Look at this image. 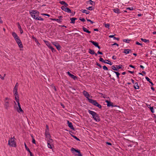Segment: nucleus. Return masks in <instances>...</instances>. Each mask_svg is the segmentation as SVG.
I'll list each match as a JSON object with an SVG mask.
<instances>
[{
  "label": "nucleus",
  "mask_w": 156,
  "mask_h": 156,
  "mask_svg": "<svg viewBox=\"0 0 156 156\" xmlns=\"http://www.w3.org/2000/svg\"><path fill=\"white\" fill-rule=\"evenodd\" d=\"M16 140L14 136L10 138L8 141V145L10 147H16Z\"/></svg>",
  "instance_id": "f257e3e1"
},
{
  "label": "nucleus",
  "mask_w": 156,
  "mask_h": 156,
  "mask_svg": "<svg viewBox=\"0 0 156 156\" xmlns=\"http://www.w3.org/2000/svg\"><path fill=\"white\" fill-rule=\"evenodd\" d=\"M30 13L32 17L35 20L39 16V13L37 10H32L31 11H30Z\"/></svg>",
  "instance_id": "f03ea898"
},
{
  "label": "nucleus",
  "mask_w": 156,
  "mask_h": 156,
  "mask_svg": "<svg viewBox=\"0 0 156 156\" xmlns=\"http://www.w3.org/2000/svg\"><path fill=\"white\" fill-rule=\"evenodd\" d=\"M10 99L7 97L5 98L4 100L5 104L4 105L5 108L6 110H8V108L11 106L10 104Z\"/></svg>",
  "instance_id": "7ed1b4c3"
},
{
  "label": "nucleus",
  "mask_w": 156,
  "mask_h": 156,
  "mask_svg": "<svg viewBox=\"0 0 156 156\" xmlns=\"http://www.w3.org/2000/svg\"><path fill=\"white\" fill-rule=\"evenodd\" d=\"M89 113L90 114L93 116V118L96 121H100V118L98 116V115L94 112L89 110L88 111Z\"/></svg>",
  "instance_id": "20e7f679"
},
{
  "label": "nucleus",
  "mask_w": 156,
  "mask_h": 156,
  "mask_svg": "<svg viewBox=\"0 0 156 156\" xmlns=\"http://www.w3.org/2000/svg\"><path fill=\"white\" fill-rule=\"evenodd\" d=\"M88 101L89 102L93 104L94 105L97 106L101 108V105L99 104L95 100L92 99H88Z\"/></svg>",
  "instance_id": "39448f33"
},
{
  "label": "nucleus",
  "mask_w": 156,
  "mask_h": 156,
  "mask_svg": "<svg viewBox=\"0 0 156 156\" xmlns=\"http://www.w3.org/2000/svg\"><path fill=\"white\" fill-rule=\"evenodd\" d=\"M15 41H16V43H17L19 47L20 48H23V46L22 42L21 40H20L19 38L16 39Z\"/></svg>",
  "instance_id": "423d86ee"
},
{
  "label": "nucleus",
  "mask_w": 156,
  "mask_h": 156,
  "mask_svg": "<svg viewBox=\"0 0 156 156\" xmlns=\"http://www.w3.org/2000/svg\"><path fill=\"white\" fill-rule=\"evenodd\" d=\"M52 44L53 45H55L57 49L58 50H59L61 48V46L59 44H58V43L55 42H52Z\"/></svg>",
  "instance_id": "0eeeda50"
},
{
  "label": "nucleus",
  "mask_w": 156,
  "mask_h": 156,
  "mask_svg": "<svg viewBox=\"0 0 156 156\" xmlns=\"http://www.w3.org/2000/svg\"><path fill=\"white\" fill-rule=\"evenodd\" d=\"M83 93L84 96L88 100V99H89V97L90 96L88 93L85 90H84L83 92Z\"/></svg>",
  "instance_id": "6e6552de"
},
{
  "label": "nucleus",
  "mask_w": 156,
  "mask_h": 156,
  "mask_svg": "<svg viewBox=\"0 0 156 156\" xmlns=\"http://www.w3.org/2000/svg\"><path fill=\"white\" fill-rule=\"evenodd\" d=\"M105 101L107 103V106L108 107H110V106H114L113 105V103L110 101H109L108 100H106Z\"/></svg>",
  "instance_id": "1a4fd4ad"
},
{
  "label": "nucleus",
  "mask_w": 156,
  "mask_h": 156,
  "mask_svg": "<svg viewBox=\"0 0 156 156\" xmlns=\"http://www.w3.org/2000/svg\"><path fill=\"white\" fill-rule=\"evenodd\" d=\"M14 95L15 96V100L19 99V95L18 92L13 93Z\"/></svg>",
  "instance_id": "9d476101"
},
{
  "label": "nucleus",
  "mask_w": 156,
  "mask_h": 156,
  "mask_svg": "<svg viewBox=\"0 0 156 156\" xmlns=\"http://www.w3.org/2000/svg\"><path fill=\"white\" fill-rule=\"evenodd\" d=\"M12 35L13 37H14L16 40L17 38H19V37L18 36L17 34L14 32H13L12 33Z\"/></svg>",
  "instance_id": "9b49d317"
},
{
  "label": "nucleus",
  "mask_w": 156,
  "mask_h": 156,
  "mask_svg": "<svg viewBox=\"0 0 156 156\" xmlns=\"http://www.w3.org/2000/svg\"><path fill=\"white\" fill-rule=\"evenodd\" d=\"M67 122L68 124V126H69V127H70V128L71 129L74 130V128L73 127V126L72 125V123L69 122V121H68Z\"/></svg>",
  "instance_id": "f8f14e48"
},
{
  "label": "nucleus",
  "mask_w": 156,
  "mask_h": 156,
  "mask_svg": "<svg viewBox=\"0 0 156 156\" xmlns=\"http://www.w3.org/2000/svg\"><path fill=\"white\" fill-rule=\"evenodd\" d=\"M17 111L19 112H21L22 113L23 112V111L21 108V106H18V107H17Z\"/></svg>",
  "instance_id": "ddd939ff"
},
{
  "label": "nucleus",
  "mask_w": 156,
  "mask_h": 156,
  "mask_svg": "<svg viewBox=\"0 0 156 156\" xmlns=\"http://www.w3.org/2000/svg\"><path fill=\"white\" fill-rule=\"evenodd\" d=\"M59 2L61 4L64 5V6L66 7H67L68 6V4L65 2L64 1H60Z\"/></svg>",
  "instance_id": "4468645a"
},
{
  "label": "nucleus",
  "mask_w": 156,
  "mask_h": 156,
  "mask_svg": "<svg viewBox=\"0 0 156 156\" xmlns=\"http://www.w3.org/2000/svg\"><path fill=\"white\" fill-rule=\"evenodd\" d=\"M131 50L129 49H125L124 50V53L126 54H128L130 52Z\"/></svg>",
  "instance_id": "2eb2a0df"
},
{
  "label": "nucleus",
  "mask_w": 156,
  "mask_h": 156,
  "mask_svg": "<svg viewBox=\"0 0 156 156\" xmlns=\"http://www.w3.org/2000/svg\"><path fill=\"white\" fill-rule=\"evenodd\" d=\"M46 138H50L51 137V135L49 132H45V133Z\"/></svg>",
  "instance_id": "dca6fc26"
},
{
  "label": "nucleus",
  "mask_w": 156,
  "mask_h": 156,
  "mask_svg": "<svg viewBox=\"0 0 156 156\" xmlns=\"http://www.w3.org/2000/svg\"><path fill=\"white\" fill-rule=\"evenodd\" d=\"M83 29L84 31L86 32L87 33L90 34L91 33V32L87 30L86 28L83 27Z\"/></svg>",
  "instance_id": "f3484780"
},
{
  "label": "nucleus",
  "mask_w": 156,
  "mask_h": 156,
  "mask_svg": "<svg viewBox=\"0 0 156 156\" xmlns=\"http://www.w3.org/2000/svg\"><path fill=\"white\" fill-rule=\"evenodd\" d=\"M44 42L45 43L46 45L49 48L51 47V46L50 44V43L48 41H46L45 40L44 41Z\"/></svg>",
  "instance_id": "a211bd4d"
},
{
  "label": "nucleus",
  "mask_w": 156,
  "mask_h": 156,
  "mask_svg": "<svg viewBox=\"0 0 156 156\" xmlns=\"http://www.w3.org/2000/svg\"><path fill=\"white\" fill-rule=\"evenodd\" d=\"M70 20H71V23H74L75 22V20H77V18H72L70 19Z\"/></svg>",
  "instance_id": "6ab92c4d"
},
{
  "label": "nucleus",
  "mask_w": 156,
  "mask_h": 156,
  "mask_svg": "<svg viewBox=\"0 0 156 156\" xmlns=\"http://www.w3.org/2000/svg\"><path fill=\"white\" fill-rule=\"evenodd\" d=\"M51 20H52L57 21L58 22L61 23L62 22V19H51Z\"/></svg>",
  "instance_id": "aec40b11"
},
{
  "label": "nucleus",
  "mask_w": 156,
  "mask_h": 156,
  "mask_svg": "<svg viewBox=\"0 0 156 156\" xmlns=\"http://www.w3.org/2000/svg\"><path fill=\"white\" fill-rule=\"evenodd\" d=\"M81 11L82 12L85 13L86 14H88L90 12L89 11L85 9H82Z\"/></svg>",
  "instance_id": "412c9836"
},
{
  "label": "nucleus",
  "mask_w": 156,
  "mask_h": 156,
  "mask_svg": "<svg viewBox=\"0 0 156 156\" xmlns=\"http://www.w3.org/2000/svg\"><path fill=\"white\" fill-rule=\"evenodd\" d=\"M134 87L135 89H138L139 88V87L137 83H136L134 85Z\"/></svg>",
  "instance_id": "4be33fe9"
},
{
  "label": "nucleus",
  "mask_w": 156,
  "mask_h": 156,
  "mask_svg": "<svg viewBox=\"0 0 156 156\" xmlns=\"http://www.w3.org/2000/svg\"><path fill=\"white\" fill-rule=\"evenodd\" d=\"M89 53L91 55H94V54H95L94 51V50H92L90 49L89 50Z\"/></svg>",
  "instance_id": "5701e85b"
},
{
  "label": "nucleus",
  "mask_w": 156,
  "mask_h": 156,
  "mask_svg": "<svg viewBox=\"0 0 156 156\" xmlns=\"http://www.w3.org/2000/svg\"><path fill=\"white\" fill-rule=\"evenodd\" d=\"M90 42H91L92 44L96 47H97L98 45V43L95 42L94 41H90Z\"/></svg>",
  "instance_id": "b1692460"
},
{
  "label": "nucleus",
  "mask_w": 156,
  "mask_h": 156,
  "mask_svg": "<svg viewBox=\"0 0 156 156\" xmlns=\"http://www.w3.org/2000/svg\"><path fill=\"white\" fill-rule=\"evenodd\" d=\"M24 146H25V147L26 150L29 152L30 154L31 153V152L30 151L29 148L27 147L26 144V143H24Z\"/></svg>",
  "instance_id": "393cba45"
},
{
  "label": "nucleus",
  "mask_w": 156,
  "mask_h": 156,
  "mask_svg": "<svg viewBox=\"0 0 156 156\" xmlns=\"http://www.w3.org/2000/svg\"><path fill=\"white\" fill-rule=\"evenodd\" d=\"M114 12L116 13H120L119 10V9H113Z\"/></svg>",
  "instance_id": "a878e982"
},
{
  "label": "nucleus",
  "mask_w": 156,
  "mask_h": 156,
  "mask_svg": "<svg viewBox=\"0 0 156 156\" xmlns=\"http://www.w3.org/2000/svg\"><path fill=\"white\" fill-rule=\"evenodd\" d=\"M70 77H71L72 78L74 79V80H75L77 79V78L76 76H74L73 75L71 74L70 76Z\"/></svg>",
  "instance_id": "bb28decb"
},
{
  "label": "nucleus",
  "mask_w": 156,
  "mask_h": 156,
  "mask_svg": "<svg viewBox=\"0 0 156 156\" xmlns=\"http://www.w3.org/2000/svg\"><path fill=\"white\" fill-rule=\"evenodd\" d=\"M31 137L32 138V142L34 144H36L35 140L34 138V136H33V135H31Z\"/></svg>",
  "instance_id": "cd10ccee"
},
{
  "label": "nucleus",
  "mask_w": 156,
  "mask_h": 156,
  "mask_svg": "<svg viewBox=\"0 0 156 156\" xmlns=\"http://www.w3.org/2000/svg\"><path fill=\"white\" fill-rule=\"evenodd\" d=\"M65 11L66 12H69V13L71 12V11L70 10V9L69 8H67V7L66 8V11Z\"/></svg>",
  "instance_id": "c85d7f7f"
},
{
  "label": "nucleus",
  "mask_w": 156,
  "mask_h": 156,
  "mask_svg": "<svg viewBox=\"0 0 156 156\" xmlns=\"http://www.w3.org/2000/svg\"><path fill=\"white\" fill-rule=\"evenodd\" d=\"M141 40L143 42H147L148 43L149 42V40H146V39H143V38H141Z\"/></svg>",
  "instance_id": "c756f323"
},
{
  "label": "nucleus",
  "mask_w": 156,
  "mask_h": 156,
  "mask_svg": "<svg viewBox=\"0 0 156 156\" xmlns=\"http://www.w3.org/2000/svg\"><path fill=\"white\" fill-rule=\"evenodd\" d=\"M114 73H116L118 78L119 79V76L120 74V73L118 72H115V71H114Z\"/></svg>",
  "instance_id": "7c9ffc66"
},
{
  "label": "nucleus",
  "mask_w": 156,
  "mask_h": 156,
  "mask_svg": "<svg viewBox=\"0 0 156 156\" xmlns=\"http://www.w3.org/2000/svg\"><path fill=\"white\" fill-rule=\"evenodd\" d=\"M76 152L78 153V156H82V154L80 152V151L78 150L77 151H76Z\"/></svg>",
  "instance_id": "2f4dec72"
},
{
  "label": "nucleus",
  "mask_w": 156,
  "mask_h": 156,
  "mask_svg": "<svg viewBox=\"0 0 156 156\" xmlns=\"http://www.w3.org/2000/svg\"><path fill=\"white\" fill-rule=\"evenodd\" d=\"M18 88L14 87L13 90V93L18 92Z\"/></svg>",
  "instance_id": "473e14b6"
},
{
  "label": "nucleus",
  "mask_w": 156,
  "mask_h": 156,
  "mask_svg": "<svg viewBox=\"0 0 156 156\" xmlns=\"http://www.w3.org/2000/svg\"><path fill=\"white\" fill-rule=\"evenodd\" d=\"M99 61L101 62H103L105 63H106V62H105V61L103 60V58H100L99 59Z\"/></svg>",
  "instance_id": "72a5a7b5"
},
{
  "label": "nucleus",
  "mask_w": 156,
  "mask_h": 156,
  "mask_svg": "<svg viewBox=\"0 0 156 156\" xmlns=\"http://www.w3.org/2000/svg\"><path fill=\"white\" fill-rule=\"evenodd\" d=\"M112 69H113V70H115V71H117L118 69L116 68V67L114 66H113L112 67Z\"/></svg>",
  "instance_id": "f704fd0d"
},
{
  "label": "nucleus",
  "mask_w": 156,
  "mask_h": 156,
  "mask_svg": "<svg viewBox=\"0 0 156 156\" xmlns=\"http://www.w3.org/2000/svg\"><path fill=\"white\" fill-rule=\"evenodd\" d=\"M66 7L65 6H62L61 7V8L63 10L65 11H66Z\"/></svg>",
  "instance_id": "c9c22d12"
},
{
  "label": "nucleus",
  "mask_w": 156,
  "mask_h": 156,
  "mask_svg": "<svg viewBox=\"0 0 156 156\" xmlns=\"http://www.w3.org/2000/svg\"><path fill=\"white\" fill-rule=\"evenodd\" d=\"M48 148L51 149L52 148L51 145L49 142H48Z\"/></svg>",
  "instance_id": "e433bc0d"
},
{
  "label": "nucleus",
  "mask_w": 156,
  "mask_h": 156,
  "mask_svg": "<svg viewBox=\"0 0 156 156\" xmlns=\"http://www.w3.org/2000/svg\"><path fill=\"white\" fill-rule=\"evenodd\" d=\"M16 101L17 103L18 106H20V103L19 102V99H17V100H16Z\"/></svg>",
  "instance_id": "4c0bfd02"
},
{
  "label": "nucleus",
  "mask_w": 156,
  "mask_h": 156,
  "mask_svg": "<svg viewBox=\"0 0 156 156\" xmlns=\"http://www.w3.org/2000/svg\"><path fill=\"white\" fill-rule=\"evenodd\" d=\"M71 135L75 139L77 140L80 141V139L79 138H77L76 136H74L72 135V134H71Z\"/></svg>",
  "instance_id": "58836bf2"
},
{
  "label": "nucleus",
  "mask_w": 156,
  "mask_h": 156,
  "mask_svg": "<svg viewBox=\"0 0 156 156\" xmlns=\"http://www.w3.org/2000/svg\"><path fill=\"white\" fill-rule=\"evenodd\" d=\"M105 27L106 28H109V27L110 26V24H108V23L105 24Z\"/></svg>",
  "instance_id": "ea45409f"
},
{
  "label": "nucleus",
  "mask_w": 156,
  "mask_h": 156,
  "mask_svg": "<svg viewBox=\"0 0 156 156\" xmlns=\"http://www.w3.org/2000/svg\"><path fill=\"white\" fill-rule=\"evenodd\" d=\"M103 69L105 70H108V68L105 66H103Z\"/></svg>",
  "instance_id": "a19ab883"
},
{
  "label": "nucleus",
  "mask_w": 156,
  "mask_h": 156,
  "mask_svg": "<svg viewBox=\"0 0 156 156\" xmlns=\"http://www.w3.org/2000/svg\"><path fill=\"white\" fill-rule=\"evenodd\" d=\"M150 109L151 110V112L152 113H154V109H153V107H150Z\"/></svg>",
  "instance_id": "79ce46f5"
},
{
  "label": "nucleus",
  "mask_w": 156,
  "mask_h": 156,
  "mask_svg": "<svg viewBox=\"0 0 156 156\" xmlns=\"http://www.w3.org/2000/svg\"><path fill=\"white\" fill-rule=\"evenodd\" d=\"M38 20H43V19L42 18H41L40 17H38L36 19Z\"/></svg>",
  "instance_id": "37998d69"
},
{
  "label": "nucleus",
  "mask_w": 156,
  "mask_h": 156,
  "mask_svg": "<svg viewBox=\"0 0 156 156\" xmlns=\"http://www.w3.org/2000/svg\"><path fill=\"white\" fill-rule=\"evenodd\" d=\"M105 60L108 62H106V63L109 64L110 65H112V62L110 61H108V60Z\"/></svg>",
  "instance_id": "c03bdc74"
},
{
  "label": "nucleus",
  "mask_w": 156,
  "mask_h": 156,
  "mask_svg": "<svg viewBox=\"0 0 156 156\" xmlns=\"http://www.w3.org/2000/svg\"><path fill=\"white\" fill-rule=\"evenodd\" d=\"M78 150H76L74 148L72 147L71 149V151L72 152H73L74 151L76 152V151H77Z\"/></svg>",
  "instance_id": "a18cd8bd"
},
{
  "label": "nucleus",
  "mask_w": 156,
  "mask_h": 156,
  "mask_svg": "<svg viewBox=\"0 0 156 156\" xmlns=\"http://www.w3.org/2000/svg\"><path fill=\"white\" fill-rule=\"evenodd\" d=\"M123 41L124 42H126V43H129V41H130L129 40H127V39H124L123 40Z\"/></svg>",
  "instance_id": "49530a36"
},
{
  "label": "nucleus",
  "mask_w": 156,
  "mask_h": 156,
  "mask_svg": "<svg viewBox=\"0 0 156 156\" xmlns=\"http://www.w3.org/2000/svg\"><path fill=\"white\" fill-rule=\"evenodd\" d=\"M88 2L90 4L93 5V1L91 0H90Z\"/></svg>",
  "instance_id": "de8ad7c7"
},
{
  "label": "nucleus",
  "mask_w": 156,
  "mask_h": 156,
  "mask_svg": "<svg viewBox=\"0 0 156 156\" xmlns=\"http://www.w3.org/2000/svg\"><path fill=\"white\" fill-rule=\"evenodd\" d=\"M87 21L90 22L91 24H93L94 23V22L92 21L90 19H87Z\"/></svg>",
  "instance_id": "09e8293b"
},
{
  "label": "nucleus",
  "mask_w": 156,
  "mask_h": 156,
  "mask_svg": "<svg viewBox=\"0 0 156 156\" xmlns=\"http://www.w3.org/2000/svg\"><path fill=\"white\" fill-rule=\"evenodd\" d=\"M145 78L149 82H151L150 80L147 77H146Z\"/></svg>",
  "instance_id": "8fccbe9b"
},
{
  "label": "nucleus",
  "mask_w": 156,
  "mask_h": 156,
  "mask_svg": "<svg viewBox=\"0 0 156 156\" xmlns=\"http://www.w3.org/2000/svg\"><path fill=\"white\" fill-rule=\"evenodd\" d=\"M117 68L118 69H121L122 67V65H119V66H116Z\"/></svg>",
  "instance_id": "3c124183"
},
{
  "label": "nucleus",
  "mask_w": 156,
  "mask_h": 156,
  "mask_svg": "<svg viewBox=\"0 0 156 156\" xmlns=\"http://www.w3.org/2000/svg\"><path fill=\"white\" fill-rule=\"evenodd\" d=\"M92 8H93L92 6H90V7H89L88 8H87V9H88V10H92Z\"/></svg>",
  "instance_id": "603ef678"
},
{
  "label": "nucleus",
  "mask_w": 156,
  "mask_h": 156,
  "mask_svg": "<svg viewBox=\"0 0 156 156\" xmlns=\"http://www.w3.org/2000/svg\"><path fill=\"white\" fill-rule=\"evenodd\" d=\"M136 44H137V45H141L142 46V44L140 43L139 42H138V41H136Z\"/></svg>",
  "instance_id": "864d4df0"
},
{
  "label": "nucleus",
  "mask_w": 156,
  "mask_h": 156,
  "mask_svg": "<svg viewBox=\"0 0 156 156\" xmlns=\"http://www.w3.org/2000/svg\"><path fill=\"white\" fill-rule=\"evenodd\" d=\"M35 42L37 43V44L38 45V46L40 45V43L38 41L37 39H36V40H35Z\"/></svg>",
  "instance_id": "5fc2aeb1"
},
{
  "label": "nucleus",
  "mask_w": 156,
  "mask_h": 156,
  "mask_svg": "<svg viewBox=\"0 0 156 156\" xmlns=\"http://www.w3.org/2000/svg\"><path fill=\"white\" fill-rule=\"evenodd\" d=\"M52 50V52H53L54 51H55V49H54V48L52 47V46H51V47H50V48Z\"/></svg>",
  "instance_id": "6e6d98bb"
},
{
  "label": "nucleus",
  "mask_w": 156,
  "mask_h": 156,
  "mask_svg": "<svg viewBox=\"0 0 156 156\" xmlns=\"http://www.w3.org/2000/svg\"><path fill=\"white\" fill-rule=\"evenodd\" d=\"M41 15H44V16H46L48 17L50 16V15L48 14H46L44 13H42L41 14Z\"/></svg>",
  "instance_id": "4d7b16f0"
},
{
  "label": "nucleus",
  "mask_w": 156,
  "mask_h": 156,
  "mask_svg": "<svg viewBox=\"0 0 156 156\" xmlns=\"http://www.w3.org/2000/svg\"><path fill=\"white\" fill-rule=\"evenodd\" d=\"M80 20L81 21H82V22H84L85 21V20L84 18H82V19H80Z\"/></svg>",
  "instance_id": "13d9d810"
},
{
  "label": "nucleus",
  "mask_w": 156,
  "mask_h": 156,
  "mask_svg": "<svg viewBox=\"0 0 156 156\" xmlns=\"http://www.w3.org/2000/svg\"><path fill=\"white\" fill-rule=\"evenodd\" d=\"M0 78L2 80H4V77L2 76L1 74H0Z\"/></svg>",
  "instance_id": "bf43d9fd"
},
{
  "label": "nucleus",
  "mask_w": 156,
  "mask_h": 156,
  "mask_svg": "<svg viewBox=\"0 0 156 156\" xmlns=\"http://www.w3.org/2000/svg\"><path fill=\"white\" fill-rule=\"evenodd\" d=\"M97 65H98V66L100 68H102V66H101L100 64H99L98 63H97Z\"/></svg>",
  "instance_id": "052dcab7"
},
{
  "label": "nucleus",
  "mask_w": 156,
  "mask_h": 156,
  "mask_svg": "<svg viewBox=\"0 0 156 156\" xmlns=\"http://www.w3.org/2000/svg\"><path fill=\"white\" fill-rule=\"evenodd\" d=\"M18 83H16V84L15 86L14 87H15V88L16 87V88H18Z\"/></svg>",
  "instance_id": "680f3d73"
},
{
  "label": "nucleus",
  "mask_w": 156,
  "mask_h": 156,
  "mask_svg": "<svg viewBox=\"0 0 156 156\" xmlns=\"http://www.w3.org/2000/svg\"><path fill=\"white\" fill-rule=\"evenodd\" d=\"M126 9H129V10H133V8H132L131 9L130 8H127Z\"/></svg>",
  "instance_id": "e2e57ef3"
},
{
  "label": "nucleus",
  "mask_w": 156,
  "mask_h": 156,
  "mask_svg": "<svg viewBox=\"0 0 156 156\" xmlns=\"http://www.w3.org/2000/svg\"><path fill=\"white\" fill-rule=\"evenodd\" d=\"M98 53L101 55H102L103 54L102 52H100L99 51H98Z\"/></svg>",
  "instance_id": "0e129e2a"
},
{
  "label": "nucleus",
  "mask_w": 156,
  "mask_h": 156,
  "mask_svg": "<svg viewBox=\"0 0 156 156\" xmlns=\"http://www.w3.org/2000/svg\"><path fill=\"white\" fill-rule=\"evenodd\" d=\"M106 143L107 144H108V145H112V144H111V143H110L108 142H107Z\"/></svg>",
  "instance_id": "69168bd1"
},
{
  "label": "nucleus",
  "mask_w": 156,
  "mask_h": 156,
  "mask_svg": "<svg viewBox=\"0 0 156 156\" xmlns=\"http://www.w3.org/2000/svg\"><path fill=\"white\" fill-rule=\"evenodd\" d=\"M18 28L20 29V30L22 29L19 23L18 24Z\"/></svg>",
  "instance_id": "338daca9"
},
{
  "label": "nucleus",
  "mask_w": 156,
  "mask_h": 156,
  "mask_svg": "<svg viewBox=\"0 0 156 156\" xmlns=\"http://www.w3.org/2000/svg\"><path fill=\"white\" fill-rule=\"evenodd\" d=\"M116 45L117 46H119V45L118 44H117V43H114V44H112V45Z\"/></svg>",
  "instance_id": "774afa93"
}]
</instances>
